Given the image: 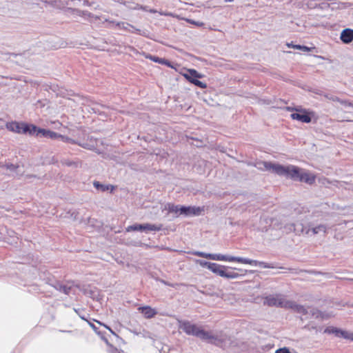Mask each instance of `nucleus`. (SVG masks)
<instances>
[{
	"label": "nucleus",
	"instance_id": "35",
	"mask_svg": "<svg viewBox=\"0 0 353 353\" xmlns=\"http://www.w3.org/2000/svg\"><path fill=\"white\" fill-rule=\"evenodd\" d=\"M79 145L81 147L88 149V150H92L94 148V145L93 144L88 143H80Z\"/></svg>",
	"mask_w": 353,
	"mask_h": 353
},
{
	"label": "nucleus",
	"instance_id": "29",
	"mask_svg": "<svg viewBox=\"0 0 353 353\" xmlns=\"http://www.w3.org/2000/svg\"><path fill=\"white\" fill-rule=\"evenodd\" d=\"M191 83L201 88H206V84L205 83L198 80V79H192V81H191Z\"/></svg>",
	"mask_w": 353,
	"mask_h": 353
},
{
	"label": "nucleus",
	"instance_id": "5",
	"mask_svg": "<svg viewBox=\"0 0 353 353\" xmlns=\"http://www.w3.org/2000/svg\"><path fill=\"white\" fill-rule=\"evenodd\" d=\"M289 300H286L283 295L280 294H270L264 297L263 304L269 307H277L287 309Z\"/></svg>",
	"mask_w": 353,
	"mask_h": 353
},
{
	"label": "nucleus",
	"instance_id": "27",
	"mask_svg": "<svg viewBox=\"0 0 353 353\" xmlns=\"http://www.w3.org/2000/svg\"><path fill=\"white\" fill-rule=\"evenodd\" d=\"M127 232H131V231H143V224H134L132 225H129L126 228Z\"/></svg>",
	"mask_w": 353,
	"mask_h": 353
},
{
	"label": "nucleus",
	"instance_id": "10",
	"mask_svg": "<svg viewBox=\"0 0 353 353\" xmlns=\"http://www.w3.org/2000/svg\"><path fill=\"white\" fill-rule=\"evenodd\" d=\"M286 232H294L296 234H303L305 227L302 223H288L283 227Z\"/></svg>",
	"mask_w": 353,
	"mask_h": 353
},
{
	"label": "nucleus",
	"instance_id": "34",
	"mask_svg": "<svg viewBox=\"0 0 353 353\" xmlns=\"http://www.w3.org/2000/svg\"><path fill=\"white\" fill-rule=\"evenodd\" d=\"M90 326L94 330V332L99 336H103L101 332L98 331L97 327L92 322L88 321Z\"/></svg>",
	"mask_w": 353,
	"mask_h": 353
},
{
	"label": "nucleus",
	"instance_id": "30",
	"mask_svg": "<svg viewBox=\"0 0 353 353\" xmlns=\"http://www.w3.org/2000/svg\"><path fill=\"white\" fill-rule=\"evenodd\" d=\"M191 83L201 88H206V84L205 83L198 80V79H192V81H191Z\"/></svg>",
	"mask_w": 353,
	"mask_h": 353
},
{
	"label": "nucleus",
	"instance_id": "39",
	"mask_svg": "<svg viewBox=\"0 0 353 353\" xmlns=\"http://www.w3.org/2000/svg\"><path fill=\"white\" fill-rule=\"evenodd\" d=\"M275 353H290L287 347H283L277 350Z\"/></svg>",
	"mask_w": 353,
	"mask_h": 353
},
{
	"label": "nucleus",
	"instance_id": "16",
	"mask_svg": "<svg viewBox=\"0 0 353 353\" xmlns=\"http://www.w3.org/2000/svg\"><path fill=\"white\" fill-rule=\"evenodd\" d=\"M77 14L79 16H80L85 19L89 20V21H90V22H94L99 19V17L95 16V15L92 14V13H90V12L86 11V10H77Z\"/></svg>",
	"mask_w": 353,
	"mask_h": 353
},
{
	"label": "nucleus",
	"instance_id": "19",
	"mask_svg": "<svg viewBox=\"0 0 353 353\" xmlns=\"http://www.w3.org/2000/svg\"><path fill=\"white\" fill-rule=\"evenodd\" d=\"M93 185L96 189H97L98 190H100L101 192H105L109 190L112 191L114 189V187L112 185H103V184H101V183H99V181H94Z\"/></svg>",
	"mask_w": 353,
	"mask_h": 353
},
{
	"label": "nucleus",
	"instance_id": "37",
	"mask_svg": "<svg viewBox=\"0 0 353 353\" xmlns=\"http://www.w3.org/2000/svg\"><path fill=\"white\" fill-rule=\"evenodd\" d=\"M63 284L59 282H57L54 285V288L60 292H62V288Z\"/></svg>",
	"mask_w": 353,
	"mask_h": 353
},
{
	"label": "nucleus",
	"instance_id": "15",
	"mask_svg": "<svg viewBox=\"0 0 353 353\" xmlns=\"http://www.w3.org/2000/svg\"><path fill=\"white\" fill-rule=\"evenodd\" d=\"M180 208L181 205H175L172 203H167L164 205V210H168V213H173L176 216H180Z\"/></svg>",
	"mask_w": 353,
	"mask_h": 353
},
{
	"label": "nucleus",
	"instance_id": "38",
	"mask_svg": "<svg viewBox=\"0 0 353 353\" xmlns=\"http://www.w3.org/2000/svg\"><path fill=\"white\" fill-rule=\"evenodd\" d=\"M6 166V168L10 171H14L18 168V166H17L14 164H7Z\"/></svg>",
	"mask_w": 353,
	"mask_h": 353
},
{
	"label": "nucleus",
	"instance_id": "9",
	"mask_svg": "<svg viewBox=\"0 0 353 353\" xmlns=\"http://www.w3.org/2000/svg\"><path fill=\"white\" fill-rule=\"evenodd\" d=\"M296 181L305 182L311 185L315 181V176L303 169L299 168Z\"/></svg>",
	"mask_w": 353,
	"mask_h": 353
},
{
	"label": "nucleus",
	"instance_id": "26",
	"mask_svg": "<svg viewBox=\"0 0 353 353\" xmlns=\"http://www.w3.org/2000/svg\"><path fill=\"white\" fill-rule=\"evenodd\" d=\"M340 329L335 327H327L325 329L324 333L329 334H334L336 337L339 335Z\"/></svg>",
	"mask_w": 353,
	"mask_h": 353
},
{
	"label": "nucleus",
	"instance_id": "8",
	"mask_svg": "<svg viewBox=\"0 0 353 353\" xmlns=\"http://www.w3.org/2000/svg\"><path fill=\"white\" fill-rule=\"evenodd\" d=\"M203 210V208L200 207L181 205L179 214L185 216H198L201 214Z\"/></svg>",
	"mask_w": 353,
	"mask_h": 353
},
{
	"label": "nucleus",
	"instance_id": "20",
	"mask_svg": "<svg viewBox=\"0 0 353 353\" xmlns=\"http://www.w3.org/2000/svg\"><path fill=\"white\" fill-rule=\"evenodd\" d=\"M184 77L186 78V79L191 82L192 79H199L201 77V75L199 74L195 70L191 69L188 71L187 74H184Z\"/></svg>",
	"mask_w": 353,
	"mask_h": 353
},
{
	"label": "nucleus",
	"instance_id": "23",
	"mask_svg": "<svg viewBox=\"0 0 353 353\" xmlns=\"http://www.w3.org/2000/svg\"><path fill=\"white\" fill-rule=\"evenodd\" d=\"M146 58L150 59L151 61H152L155 63H159L169 65V62L167 60L160 58L159 57L148 55V56H146Z\"/></svg>",
	"mask_w": 353,
	"mask_h": 353
},
{
	"label": "nucleus",
	"instance_id": "6",
	"mask_svg": "<svg viewBox=\"0 0 353 353\" xmlns=\"http://www.w3.org/2000/svg\"><path fill=\"white\" fill-rule=\"evenodd\" d=\"M287 309H290L294 312L300 314L303 316H306L309 313H311L312 316L315 315L319 311L314 308L305 307L302 305L296 303L294 301H290L288 303Z\"/></svg>",
	"mask_w": 353,
	"mask_h": 353
},
{
	"label": "nucleus",
	"instance_id": "40",
	"mask_svg": "<svg viewBox=\"0 0 353 353\" xmlns=\"http://www.w3.org/2000/svg\"><path fill=\"white\" fill-rule=\"evenodd\" d=\"M74 311H75V312H76L79 315V316H80V318H81V319H83V320H85V321H88L87 319H85V318L83 315H81L80 314H79L78 310H74Z\"/></svg>",
	"mask_w": 353,
	"mask_h": 353
},
{
	"label": "nucleus",
	"instance_id": "2",
	"mask_svg": "<svg viewBox=\"0 0 353 353\" xmlns=\"http://www.w3.org/2000/svg\"><path fill=\"white\" fill-rule=\"evenodd\" d=\"M194 256L209 259L214 261H223L229 262H239L243 264H249L254 266H259L263 268H274L272 263H268L263 261H259L239 256H227L221 254H210L200 251H194L192 252Z\"/></svg>",
	"mask_w": 353,
	"mask_h": 353
},
{
	"label": "nucleus",
	"instance_id": "44",
	"mask_svg": "<svg viewBox=\"0 0 353 353\" xmlns=\"http://www.w3.org/2000/svg\"><path fill=\"white\" fill-rule=\"evenodd\" d=\"M225 2H232L234 0H224Z\"/></svg>",
	"mask_w": 353,
	"mask_h": 353
},
{
	"label": "nucleus",
	"instance_id": "43",
	"mask_svg": "<svg viewBox=\"0 0 353 353\" xmlns=\"http://www.w3.org/2000/svg\"><path fill=\"white\" fill-rule=\"evenodd\" d=\"M293 46H294V44H292V43H288V47L293 48Z\"/></svg>",
	"mask_w": 353,
	"mask_h": 353
},
{
	"label": "nucleus",
	"instance_id": "1",
	"mask_svg": "<svg viewBox=\"0 0 353 353\" xmlns=\"http://www.w3.org/2000/svg\"><path fill=\"white\" fill-rule=\"evenodd\" d=\"M178 327L188 335L199 337L217 346L224 347L230 341V338L222 332L214 334L212 332L205 331L201 327L188 320H178Z\"/></svg>",
	"mask_w": 353,
	"mask_h": 353
},
{
	"label": "nucleus",
	"instance_id": "41",
	"mask_svg": "<svg viewBox=\"0 0 353 353\" xmlns=\"http://www.w3.org/2000/svg\"><path fill=\"white\" fill-rule=\"evenodd\" d=\"M192 23L195 24V25H196V26H201L203 25V23L199 22V21L198 22L192 21Z\"/></svg>",
	"mask_w": 353,
	"mask_h": 353
},
{
	"label": "nucleus",
	"instance_id": "18",
	"mask_svg": "<svg viewBox=\"0 0 353 353\" xmlns=\"http://www.w3.org/2000/svg\"><path fill=\"white\" fill-rule=\"evenodd\" d=\"M224 269H225V266H223L218 263H211L208 270L212 271L213 273H215L219 276H221Z\"/></svg>",
	"mask_w": 353,
	"mask_h": 353
},
{
	"label": "nucleus",
	"instance_id": "25",
	"mask_svg": "<svg viewBox=\"0 0 353 353\" xmlns=\"http://www.w3.org/2000/svg\"><path fill=\"white\" fill-rule=\"evenodd\" d=\"M101 339L105 341V343H106V345L108 346V352L110 353H117V352L119 353H122L123 352V350H121V351H118V350L114 347L112 345H111L109 341H108V339L105 337V336H101Z\"/></svg>",
	"mask_w": 353,
	"mask_h": 353
},
{
	"label": "nucleus",
	"instance_id": "4",
	"mask_svg": "<svg viewBox=\"0 0 353 353\" xmlns=\"http://www.w3.org/2000/svg\"><path fill=\"white\" fill-rule=\"evenodd\" d=\"M8 130L17 133L28 134L33 135L35 133L36 126L32 124H27L24 123H18L12 121L6 124Z\"/></svg>",
	"mask_w": 353,
	"mask_h": 353
},
{
	"label": "nucleus",
	"instance_id": "12",
	"mask_svg": "<svg viewBox=\"0 0 353 353\" xmlns=\"http://www.w3.org/2000/svg\"><path fill=\"white\" fill-rule=\"evenodd\" d=\"M327 228L325 225H323V224H320L316 227H313L312 228H307L306 227H305V231H304V233L305 234H310V233H312V234H319L321 232H323V234H326L327 233Z\"/></svg>",
	"mask_w": 353,
	"mask_h": 353
},
{
	"label": "nucleus",
	"instance_id": "22",
	"mask_svg": "<svg viewBox=\"0 0 353 353\" xmlns=\"http://www.w3.org/2000/svg\"><path fill=\"white\" fill-rule=\"evenodd\" d=\"M339 338H343L350 341H353V332H350L340 329L338 336Z\"/></svg>",
	"mask_w": 353,
	"mask_h": 353
},
{
	"label": "nucleus",
	"instance_id": "33",
	"mask_svg": "<svg viewBox=\"0 0 353 353\" xmlns=\"http://www.w3.org/2000/svg\"><path fill=\"white\" fill-rule=\"evenodd\" d=\"M196 263L199 264L203 268L209 269V266L211 263L203 260H196Z\"/></svg>",
	"mask_w": 353,
	"mask_h": 353
},
{
	"label": "nucleus",
	"instance_id": "24",
	"mask_svg": "<svg viewBox=\"0 0 353 353\" xmlns=\"http://www.w3.org/2000/svg\"><path fill=\"white\" fill-rule=\"evenodd\" d=\"M239 276V274L236 272L232 271H225V270L223 272L221 277L227 278V279H236Z\"/></svg>",
	"mask_w": 353,
	"mask_h": 353
},
{
	"label": "nucleus",
	"instance_id": "21",
	"mask_svg": "<svg viewBox=\"0 0 353 353\" xmlns=\"http://www.w3.org/2000/svg\"><path fill=\"white\" fill-rule=\"evenodd\" d=\"M143 231L149 232V231H160L161 230L162 225H154L150 223H145L143 224Z\"/></svg>",
	"mask_w": 353,
	"mask_h": 353
},
{
	"label": "nucleus",
	"instance_id": "31",
	"mask_svg": "<svg viewBox=\"0 0 353 353\" xmlns=\"http://www.w3.org/2000/svg\"><path fill=\"white\" fill-rule=\"evenodd\" d=\"M72 291V285L70 283L63 284L62 288V292L65 294H69Z\"/></svg>",
	"mask_w": 353,
	"mask_h": 353
},
{
	"label": "nucleus",
	"instance_id": "7",
	"mask_svg": "<svg viewBox=\"0 0 353 353\" xmlns=\"http://www.w3.org/2000/svg\"><path fill=\"white\" fill-rule=\"evenodd\" d=\"M296 112L292 113L290 117L294 120H297L302 123H308L312 121L310 112L305 109L295 108Z\"/></svg>",
	"mask_w": 353,
	"mask_h": 353
},
{
	"label": "nucleus",
	"instance_id": "14",
	"mask_svg": "<svg viewBox=\"0 0 353 353\" xmlns=\"http://www.w3.org/2000/svg\"><path fill=\"white\" fill-rule=\"evenodd\" d=\"M105 21L109 23L108 28H117L119 29L124 30L128 31L130 26V23L126 22H116L114 21H110L105 19Z\"/></svg>",
	"mask_w": 353,
	"mask_h": 353
},
{
	"label": "nucleus",
	"instance_id": "42",
	"mask_svg": "<svg viewBox=\"0 0 353 353\" xmlns=\"http://www.w3.org/2000/svg\"><path fill=\"white\" fill-rule=\"evenodd\" d=\"M83 4L85 6H90V4L89 3L88 1H84Z\"/></svg>",
	"mask_w": 353,
	"mask_h": 353
},
{
	"label": "nucleus",
	"instance_id": "3",
	"mask_svg": "<svg viewBox=\"0 0 353 353\" xmlns=\"http://www.w3.org/2000/svg\"><path fill=\"white\" fill-rule=\"evenodd\" d=\"M263 165L265 170L270 171L280 176H284L287 179H290L295 181L299 174L300 168L293 165H283L279 163H274L271 162H263Z\"/></svg>",
	"mask_w": 353,
	"mask_h": 353
},
{
	"label": "nucleus",
	"instance_id": "13",
	"mask_svg": "<svg viewBox=\"0 0 353 353\" xmlns=\"http://www.w3.org/2000/svg\"><path fill=\"white\" fill-rule=\"evenodd\" d=\"M340 39L343 43L348 44L353 41V30L350 28L344 29L340 36Z\"/></svg>",
	"mask_w": 353,
	"mask_h": 353
},
{
	"label": "nucleus",
	"instance_id": "36",
	"mask_svg": "<svg viewBox=\"0 0 353 353\" xmlns=\"http://www.w3.org/2000/svg\"><path fill=\"white\" fill-rule=\"evenodd\" d=\"M97 323H99V325H101L104 326V327H105L106 329H108V330H109V331H110V332L113 335H114L117 338H118V339H119V336H118V335H117L114 332H113V331H112V330L110 327H109L108 326L105 325V324L101 323L100 321H97Z\"/></svg>",
	"mask_w": 353,
	"mask_h": 353
},
{
	"label": "nucleus",
	"instance_id": "11",
	"mask_svg": "<svg viewBox=\"0 0 353 353\" xmlns=\"http://www.w3.org/2000/svg\"><path fill=\"white\" fill-rule=\"evenodd\" d=\"M34 134H36V136H37V137H47V138H50L51 139H56L57 138L61 137L60 134H57L55 132L50 131L48 130L38 128L37 126H36Z\"/></svg>",
	"mask_w": 353,
	"mask_h": 353
},
{
	"label": "nucleus",
	"instance_id": "17",
	"mask_svg": "<svg viewBox=\"0 0 353 353\" xmlns=\"http://www.w3.org/2000/svg\"><path fill=\"white\" fill-rule=\"evenodd\" d=\"M141 312L147 319L152 318L157 314V311L150 306H144L139 308Z\"/></svg>",
	"mask_w": 353,
	"mask_h": 353
},
{
	"label": "nucleus",
	"instance_id": "28",
	"mask_svg": "<svg viewBox=\"0 0 353 353\" xmlns=\"http://www.w3.org/2000/svg\"><path fill=\"white\" fill-rule=\"evenodd\" d=\"M128 32L145 36V32L143 31H142L140 29L136 28L131 24H130Z\"/></svg>",
	"mask_w": 353,
	"mask_h": 353
},
{
	"label": "nucleus",
	"instance_id": "32",
	"mask_svg": "<svg viewBox=\"0 0 353 353\" xmlns=\"http://www.w3.org/2000/svg\"><path fill=\"white\" fill-rule=\"evenodd\" d=\"M293 48L294 49H297V50H301L303 52H310L311 51V50L312 48H309L307 46H301V45H295V46H293Z\"/></svg>",
	"mask_w": 353,
	"mask_h": 353
}]
</instances>
